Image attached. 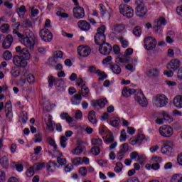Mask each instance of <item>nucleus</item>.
<instances>
[{
	"label": "nucleus",
	"mask_w": 182,
	"mask_h": 182,
	"mask_svg": "<svg viewBox=\"0 0 182 182\" xmlns=\"http://www.w3.org/2000/svg\"><path fill=\"white\" fill-rule=\"evenodd\" d=\"M77 25L81 31H89L90 29V23L85 20L79 21Z\"/></svg>",
	"instance_id": "21"
},
{
	"label": "nucleus",
	"mask_w": 182,
	"mask_h": 182,
	"mask_svg": "<svg viewBox=\"0 0 182 182\" xmlns=\"http://www.w3.org/2000/svg\"><path fill=\"white\" fill-rule=\"evenodd\" d=\"M0 164L4 167V168H8V167H9V159L6 156L0 159Z\"/></svg>",
	"instance_id": "26"
},
{
	"label": "nucleus",
	"mask_w": 182,
	"mask_h": 182,
	"mask_svg": "<svg viewBox=\"0 0 182 182\" xmlns=\"http://www.w3.org/2000/svg\"><path fill=\"white\" fill-rule=\"evenodd\" d=\"M91 153L95 156H99L100 154V148L99 146H94L91 149Z\"/></svg>",
	"instance_id": "46"
},
{
	"label": "nucleus",
	"mask_w": 182,
	"mask_h": 182,
	"mask_svg": "<svg viewBox=\"0 0 182 182\" xmlns=\"http://www.w3.org/2000/svg\"><path fill=\"white\" fill-rule=\"evenodd\" d=\"M116 62L117 63H119V62H120V63H129L130 61L127 58H116Z\"/></svg>",
	"instance_id": "57"
},
{
	"label": "nucleus",
	"mask_w": 182,
	"mask_h": 182,
	"mask_svg": "<svg viewBox=\"0 0 182 182\" xmlns=\"http://www.w3.org/2000/svg\"><path fill=\"white\" fill-rule=\"evenodd\" d=\"M26 80L30 84L35 83V76L32 74H28L26 77Z\"/></svg>",
	"instance_id": "51"
},
{
	"label": "nucleus",
	"mask_w": 182,
	"mask_h": 182,
	"mask_svg": "<svg viewBox=\"0 0 182 182\" xmlns=\"http://www.w3.org/2000/svg\"><path fill=\"white\" fill-rule=\"evenodd\" d=\"M118 40L121 43L122 48H127L129 46V41H127V40L124 39L123 37H119Z\"/></svg>",
	"instance_id": "39"
},
{
	"label": "nucleus",
	"mask_w": 182,
	"mask_h": 182,
	"mask_svg": "<svg viewBox=\"0 0 182 182\" xmlns=\"http://www.w3.org/2000/svg\"><path fill=\"white\" fill-rule=\"evenodd\" d=\"M13 34L14 35L15 37L17 36V38H18L20 42L22 41V39L25 36L22 33H19V31H18L16 30H14L13 31Z\"/></svg>",
	"instance_id": "47"
},
{
	"label": "nucleus",
	"mask_w": 182,
	"mask_h": 182,
	"mask_svg": "<svg viewBox=\"0 0 182 182\" xmlns=\"http://www.w3.org/2000/svg\"><path fill=\"white\" fill-rule=\"evenodd\" d=\"M74 17L77 19H82L85 18V9L83 7L77 6L73 9Z\"/></svg>",
	"instance_id": "12"
},
{
	"label": "nucleus",
	"mask_w": 182,
	"mask_h": 182,
	"mask_svg": "<svg viewBox=\"0 0 182 182\" xmlns=\"http://www.w3.org/2000/svg\"><path fill=\"white\" fill-rule=\"evenodd\" d=\"M26 174L27 177H32V176L35 174V168H33V166H31L26 172Z\"/></svg>",
	"instance_id": "44"
},
{
	"label": "nucleus",
	"mask_w": 182,
	"mask_h": 182,
	"mask_svg": "<svg viewBox=\"0 0 182 182\" xmlns=\"http://www.w3.org/2000/svg\"><path fill=\"white\" fill-rule=\"evenodd\" d=\"M0 31L2 32V33H6V32H8L9 31V24L8 23H4L0 26Z\"/></svg>",
	"instance_id": "42"
},
{
	"label": "nucleus",
	"mask_w": 182,
	"mask_h": 182,
	"mask_svg": "<svg viewBox=\"0 0 182 182\" xmlns=\"http://www.w3.org/2000/svg\"><path fill=\"white\" fill-rule=\"evenodd\" d=\"M21 122L22 123L25 124L28 121V113L26 112H23L21 114Z\"/></svg>",
	"instance_id": "59"
},
{
	"label": "nucleus",
	"mask_w": 182,
	"mask_h": 182,
	"mask_svg": "<svg viewBox=\"0 0 182 182\" xmlns=\"http://www.w3.org/2000/svg\"><path fill=\"white\" fill-rule=\"evenodd\" d=\"M113 50L115 55H119V53H120V47H119L117 45H114L113 47Z\"/></svg>",
	"instance_id": "64"
},
{
	"label": "nucleus",
	"mask_w": 182,
	"mask_h": 182,
	"mask_svg": "<svg viewBox=\"0 0 182 182\" xmlns=\"http://www.w3.org/2000/svg\"><path fill=\"white\" fill-rule=\"evenodd\" d=\"M124 25L123 24H117L114 26L113 33H120V32H123V31H124Z\"/></svg>",
	"instance_id": "28"
},
{
	"label": "nucleus",
	"mask_w": 182,
	"mask_h": 182,
	"mask_svg": "<svg viewBox=\"0 0 182 182\" xmlns=\"http://www.w3.org/2000/svg\"><path fill=\"white\" fill-rule=\"evenodd\" d=\"M134 99L136 101V103L139 104L142 107H147V105H149L146 96H144L143 91L141 90H137V92L134 96Z\"/></svg>",
	"instance_id": "5"
},
{
	"label": "nucleus",
	"mask_w": 182,
	"mask_h": 182,
	"mask_svg": "<svg viewBox=\"0 0 182 182\" xmlns=\"http://www.w3.org/2000/svg\"><path fill=\"white\" fill-rule=\"evenodd\" d=\"M92 50L87 46H80L77 48V53L82 58H87L90 55Z\"/></svg>",
	"instance_id": "11"
},
{
	"label": "nucleus",
	"mask_w": 182,
	"mask_h": 182,
	"mask_svg": "<svg viewBox=\"0 0 182 182\" xmlns=\"http://www.w3.org/2000/svg\"><path fill=\"white\" fill-rule=\"evenodd\" d=\"M20 42L25 45V46H26L27 48H30V49H33V48H35V44L32 43V38L28 36L25 37L24 36L21 41H20Z\"/></svg>",
	"instance_id": "16"
},
{
	"label": "nucleus",
	"mask_w": 182,
	"mask_h": 182,
	"mask_svg": "<svg viewBox=\"0 0 182 182\" xmlns=\"http://www.w3.org/2000/svg\"><path fill=\"white\" fill-rule=\"evenodd\" d=\"M12 42H14V37H12V35H7L3 42L2 48H4V49H9V48H11L12 45Z\"/></svg>",
	"instance_id": "15"
},
{
	"label": "nucleus",
	"mask_w": 182,
	"mask_h": 182,
	"mask_svg": "<svg viewBox=\"0 0 182 182\" xmlns=\"http://www.w3.org/2000/svg\"><path fill=\"white\" fill-rule=\"evenodd\" d=\"M5 180H6V175L4 171H0V182H5Z\"/></svg>",
	"instance_id": "62"
},
{
	"label": "nucleus",
	"mask_w": 182,
	"mask_h": 182,
	"mask_svg": "<svg viewBox=\"0 0 182 182\" xmlns=\"http://www.w3.org/2000/svg\"><path fill=\"white\" fill-rule=\"evenodd\" d=\"M144 44L147 50H152V49H154L157 45V40H156V38H153L151 36H149L145 38Z\"/></svg>",
	"instance_id": "8"
},
{
	"label": "nucleus",
	"mask_w": 182,
	"mask_h": 182,
	"mask_svg": "<svg viewBox=\"0 0 182 182\" xmlns=\"http://www.w3.org/2000/svg\"><path fill=\"white\" fill-rule=\"evenodd\" d=\"M57 162L60 166H65L66 164V159L58 156L57 157Z\"/></svg>",
	"instance_id": "56"
},
{
	"label": "nucleus",
	"mask_w": 182,
	"mask_h": 182,
	"mask_svg": "<svg viewBox=\"0 0 182 182\" xmlns=\"http://www.w3.org/2000/svg\"><path fill=\"white\" fill-rule=\"evenodd\" d=\"M105 32H106V26L105 25H102L97 28V33L94 37L96 45L100 46V45H103V43H106V36L105 35Z\"/></svg>",
	"instance_id": "2"
},
{
	"label": "nucleus",
	"mask_w": 182,
	"mask_h": 182,
	"mask_svg": "<svg viewBox=\"0 0 182 182\" xmlns=\"http://www.w3.org/2000/svg\"><path fill=\"white\" fill-rule=\"evenodd\" d=\"M53 83H56V80L55 79L54 76H49L48 77V86L49 87H52L53 86Z\"/></svg>",
	"instance_id": "49"
},
{
	"label": "nucleus",
	"mask_w": 182,
	"mask_h": 182,
	"mask_svg": "<svg viewBox=\"0 0 182 182\" xmlns=\"http://www.w3.org/2000/svg\"><path fill=\"white\" fill-rule=\"evenodd\" d=\"M109 68L112 70L113 73H115V75H120L122 68H120V66L117 64H110Z\"/></svg>",
	"instance_id": "25"
},
{
	"label": "nucleus",
	"mask_w": 182,
	"mask_h": 182,
	"mask_svg": "<svg viewBox=\"0 0 182 182\" xmlns=\"http://www.w3.org/2000/svg\"><path fill=\"white\" fill-rule=\"evenodd\" d=\"M5 113H6V117L9 120H11L12 119V107H6L5 109Z\"/></svg>",
	"instance_id": "33"
},
{
	"label": "nucleus",
	"mask_w": 182,
	"mask_h": 182,
	"mask_svg": "<svg viewBox=\"0 0 182 182\" xmlns=\"http://www.w3.org/2000/svg\"><path fill=\"white\" fill-rule=\"evenodd\" d=\"M95 73L100 76L98 80H105V79L107 77V74L105 73V72L100 71V70L95 71Z\"/></svg>",
	"instance_id": "32"
},
{
	"label": "nucleus",
	"mask_w": 182,
	"mask_h": 182,
	"mask_svg": "<svg viewBox=\"0 0 182 182\" xmlns=\"http://www.w3.org/2000/svg\"><path fill=\"white\" fill-rule=\"evenodd\" d=\"M166 25V18L164 17H161L154 21V29L155 31V33H157L159 31L161 28V26Z\"/></svg>",
	"instance_id": "13"
},
{
	"label": "nucleus",
	"mask_w": 182,
	"mask_h": 182,
	"mask_svg": "<svg viewBox=\"0 0 182 182\" xmlns=\"http://www.w3.org/2000/svg\"><path fill=\"white\" fill-rule=\"evenodd\" d=\"M21 26L22 28H31V26H32V21L26 20L23 21V23Z\"/></svg>",
	"instance_id": "55"
},
{
	"label": "nucleus",
	"mask_w": 182,
	"mask_h": 182,
	"mask_svg": "<svg viewBox=\"0 0 182 182\" xmlns=\"http://www.w3.org/2000/svg\"><path fill=\"white\" fill-rule=\"evenodd\" d=\"M68 138L65 136H61L60 138V144L63 149H66V141Z\"/></svg>",
	"instance_id": "36"
},
{
	"label": "nucleus",
	"mask_w": 182,
	"mask_h": 182,
	"mask_svg": "<svg viewBox=\"0 0 182 182\" xmlns=\"http://www.w3.org/2000/svg\"><path fill=\"white\" fill-rule=\"evenodd\" d=\"M16 53L19 55H16L13 58V63L17 68H26L28 66V62L31 59V53L28 48H23L21 46L16 47Z\"/></svg>",
	"instance_id": "1"
},
{
	"label": "nucleus",
	"mask_w": 182,
	"mask_h": 182,
	"mask_svg": "<svg viewBox=\"0 0 182 182\" xmlns=\"http://www.w3.org/2000/svg\"><path fill=\"white\" fill-rule=\"evenodd\" d=\"M91 143L93 146H95V147H100L102 144H103V141L100 139H92L91 141Z\"/></svg>",
	"instance_id": "30"
},
{
	"label": "nucleus",
	"mask_w": 182,
	"mask_h": 182,
	"mask_svg": "<svg viewBox=\"0 0 182 182\" xmlns=\"http://www.w3.org/2000/svg\"><path fill=\"white\" fill-rule=\"evenodd\" d=\"M146 75L148 77H159L160 76V70L159 68H151L146 71Z\"/></svg>",
	"instance_id": "18"
},
{
	"label": "nucleus",
	"mask_w": 182,
	"mask_h": 182,
	"mask_svg": "<svg viewBox=\"0 0 182 182\" xmlns=\"http://www.w3.org/2000/svg\"><path fill=\"white\" fill-rule=\"evenodd\" d=\"M48 143L50 146H53V147H54L55 150H56V149H58V146H56V142L55 141V140H53V139L48 138Z\"/></svg>",
	"instance_id": "58"
},
{
	"label": "nucleus",
	"mask_w": 182,
	"mask_h": 182,
	"mask_svg": "<svg viewBox=\"0 0 182 182\" xmlns=\"http://www.w3.org/2000/svg\"><path fill=\"white\" fill-rule=\"evenodd\" d=\"M112 49L113 48L109 43H104L103 44H101L98 48V50L101 55H105V56H107V55H110V53L112 52Z\"/></svg>",
	"instance_id": "7"
},
{
	"label": "nucleus",
	"mask_w": 182,
	"mask_h": 182,
	"mask_svg": "<svg viewBox=\"0 0 182 182\" xmlns=\"http://www.w3.org/2000/svg\"><path fill=\"white\" fill-rule=\"evenodd\" d=\"M55 85L56 86V87H58V88L63 87V79L60 78V79L55 80Z\"/></svg>",
	"instance_id": "50"
},
{
	"label": "nucleus",
	"mask_w": 182,
	"mask_h": 182,
	"mask_svg": "<svg viewBox=\"0 0 182 182\" xmlns=\"http://www.w3.org/2000/svg\"><path fill=\"white\" fill-rule=\"evenodd\" d=\"M135 5V14L136 16H139V18H144V16L147 15V8L143 0H136Z\"/></svg>",
	"instance_id": "3"
},
{
	"label": "nucleus",
	"mask_w": 182,
	"mask_h": 182,
	"mask_svg": "<svg viewBox=\"0 0 182 182\" xmlns=\"http://www.w3.org/2000/svg\"><path fill=\"white\" fill-rule=\"evenodd\" d=\"M120 123V119L115 118L114 120L111 121V126L113 127H117Z\"/></svg>",
	"instance_id": "54"
},
{
	"label": "nucleus",
	"mask_w": 182,
	"mask_h": 182,
	"mask_svg": "<svg viewBox=\"0 0 182 182\" xmlns=\"http://www.w3.org/2000/svg\"><path fill=\"white\" fill-rule=\"evenodd\" d=\"M88 120L92 124H96L97 123V119H96V112L93 110L88 113Z\"/></svg>",
	"instance_id": "24"
},
{
	"label": "nucleus",
	"mask_w": 182,
	"mask_h": 182,
	"mask_svg": "<svg viewBox=\"0 0 182 182\" xmlns=\"http://www.w3.org/2000/svg\"><path fill=\"white\" fill-rule=\"evenodd\" d=\"M105 141H107V143H113V141H114V136H113V134L108 135V137L105 139Z\"/></svg>",
	"instance_id": "61"
},
{
	"label": "nucleus",
	"mask_w": 182,
	"mask_h": 182,
	"mask_svg": "<svg viewBox=\"0 0 182 182\" xmlns=\"http://www.w3.org/2000/svg\"><path fill=\"white\" fill-rule=\"evenodd\" d=\"M40 37L44 42H50L53 39V34L48 28H43L39 33Z\"/></svg>",
	"instance_id": "6"
},
{
	"label": "nucleus",
	"mask_w": 182,
	"mask_h": 182,
	"mask_svg": "<svg viewBox=\"0 0 182 182\" xmlns=\"http://www.w3.org/2000/svg\"><path fill=\"white\" fill-rule=\"evenodd\" d=\"M73 154H75V156H80L82 153H83V149H82V146H77L75 149H74L72 151Z\"/></svg>",
	"instance_id": "31"
},
{
	"label": "nucleus",
	"mask_w": 182,
	"mask_h": 182,
	"mask_svg": "<svg viewBox=\"0 0 182 182\" xmlns=\"http://www.w3.org/2000/svg\"><path fill=\"white\" fill-rule=\"evenodd\" d=\"M72 104L74 106H77V105H80V102H82V91H79L78 94L75 95L71 98Z\"/></svg>",
	"instance_id": "20"
},
{
	"label": "nucleus",
	"mask_w": 182,
	"mask_h": 182,
	"mask_svg": "<svg viewBox=\"0 0 182 182\" xmlns=\"http://www.w3.org/2000/svg\"><path fill=\"white\" fill-rule=\"evenodd\" d=\"M11 73L12 76H14V77H18V76L21 75V73H19V70H18V69H16V68L15 67H13L11 68Z\"/></svg>",
	"instance_id": "45"
},
{
	"label": "nucleus",
	"mask_w": 182,
	"mask_h": 182,
	"mask_svg": "<svg viewBox=\"0 0 182 182\" xmlns=\"http://www.w3.org/2000/svg\"><path fill=\"white\" fill-rule=\"evenodd\" d=\"M33 167L37 171L42 170L45 167V163L35 164Z\"/></svg>",
	"instance_id": "52"
},
{
	"label": "nucleus",
	"mask_w": 182,
	"mask_h": 182,
	"mask_svg": "<svg viewBox=\"0 0 182 182\" xmlns=\"http://www.w3.org/2000/svg\"><path fill=\"white\" fill-rule=\"evenodd\" d=\"M137 93V90L130 89L129 87H125L122 90V96L124 97H129L132 95H136Z\"/></svg>",
	"instance_id": "17"
},
{
	"label": "nucleus",
	"mask_w": 182,
	"mask_h": 182,
	"mask_svg": "<svg viewBox=\"0 0 182 182\" xmlns=\"http://www.w3.org/2000/svg\"><path fill=\"white\" fill-rule=\"evenodd\" d=\"M73 170V165L72 164H68L67 166L65 167V171L66 173H69Z\"/></svg>",
	"instance_id": "60"
},
{
	"label": "nucleus",
	"mask_w": 182,
	"mask_h": 182,
	"mask_svg": "<svg viewBox=\"0 0 182 182\" xmlns=\"http://www.w3.org/2000/svg\"><path fill=\"white\" fill-rule=\"evenodd\" d=\"M159 133L163 137H171L173 131L170 126L161 127L159 128Z\"/></svg>",
	"instance_id": "10"
},
{
	"label": "nucleus",
	"mask_w": 182,
	"mask_h": 182,
	"mask_svg": "<svg viewBox=\"0 0 182 182\" xmlns=\"http://www.w3.org/2000/svg\"><path fill=\"white\" fill-rule=\"evenodd\" d=\"M3 58L4 60H11L12 59V53H11L9 50L4 51Z\"/></svg>",
	"instance_id": "34"
},
{
	"label": "nucleus",
	"mask_w": 182,
	"mask_h": 182,
	"mask_svg": "<svg viewBox=\"0 0 182 182\" xmlns=\"http://www.w3.org/2000/svg\"><path fill=\"white\" fill-rule=\"evenodd\" d=\"M129 149L130 146H129V144L125 143L121 145L119 151H121V153H123L124 154H126V153L129 151Z\"/></svg>",
	"instance_id": "29"
},
{
	"label": "nucleus",
	"mask_w": 182,
	"mask_h": 182,
	"mask_svg": "<svg viewBox=\"0 0 182 182\" xmlns=\"http://www.w3.org/2000/svg\"><path fill=\"white\" fill-rule=\"evenodd\" d=\"M129 9L130 6L127 4H121L119 6V12L124 16Z\"/></svg>",
	"instance_id": "27"
},
{
	"label": "nucleus",
	"mask_w": 182,
	"mask_h": 182,
	"mask_svg": "<svg viewBox=\"0 0 182 182\" xmlns=\"http://www.w3.org/2000/svg\"><path fill=\"white\" fill-rule=\"evenodd\" d=\"M73 163L75 166H77L82 163V158L78 157L73 160Z\"/></svg>",
	"instance_id": "63"
},
{
	"label": "nucleus",
	"mask_w": 182,
	"mask_h": 182,
	"mask_svg": "<svg viewBox=\"0 0 182 182\" xmlns=\"http://www.w3.org/2000/svg\"><path fill=\"white\" fill-rule=\"evenodd\" d=\"M46 117H47L48 120H46V118H45L46 124L49 132H53L55 130V128L53 127V121L52 120V116L48 115Z\"/></svg>",
	"instance_id": "22"
},
{
	"label": "nucleus",
	"mask_w": 182,
	"mask_h": 182,
	"mask_svg": "<svg viewBox=\"0 0 182 182\" xmlns=\"http://www.w3.org/2000/svg\"><path fill=\"white\" fill-rule=\"evenodd\" d=\"M134 15V10L132 9L131 6H129V9L127 11V12L125 14L126 18H133V16Z\"/></svg>",
	"instance_id": "43"
},
{
	"label": "nucleus",
	"mask_w": 182,
	"mask_h": 182,
	"mask_svg": "<svg viewBox=\"0 0 182 182\" xmlns=\"http://www.w3.org/2000/svg\"><path fill=\"white\" fill-rule=\"evenodd\" d=\"M82 117H83V114L82 113V111H80L79 109L77 110L75 112V119L77 120H82Z\"/></svg>",
	"instance_id": "53"
},
{
	"label": "nucleus",
	"mask_w": 182,
	"mask_h": 182,
	"mask_svg": "<svg viewBox=\"0 0 182 182\" xmlns=\"http://www.w3.org/2000/svg\"><path fill=\"white\" fill-rule=\"evenodd\" d=\"M114 170L116 173H120L122 170H123V164L121 162H117Z\"/></svg>",
	"instance_id": "40"
},
{
	"label": "nucleus",
	"mask_w": 182,
	"mask_h": 182,
	"mask_svg": "<svg viewBox=\"0 0 182 182\" xmlns=\"http://www.w3.org/2000/svg\"><path fill=\"white\" fill-rule=\"evenodd\" d=\"M130 157L132 160H134L135 161H139L140 160V156H139V153L136 151H133L130 154Z\"/></svg>",
	"instance_id": "38"
},
{
	"label": "nucleus",
	"mask_w": 182,
	"mask_h": 182,
	"mask_svg": "<svg viewBox=\"0 0 182 182\" xmlns=\"http://www.w3.org/2000/svg\"><path fill=\"white\" fill-rule=\"evenodd\" d=\"M107 103V100L106 99H100L98 101H92V106L96 109L99 106L101 109H103Z\"/></svg>",
	"instance_id": "19"
},
{
	"label": "nucleus",
	"mask_w": 182,
	"mask_h": 182,
	"mask_svg": "<svg viewBox=\"0 0 182 182\" xmlns=\"http://www.w3.org/2000/svg\"><path fill=\"white\" fill-rule=\"evenodd\" d=\"M174 148V144L171 141H166L164 142L161 151L163 154H167V153H171Z\"/></svg>",
	"instance_id": "9"
},
{
	"label": "nucleus",
	"mask_w": 182,
	"mask_h": 182,
	"mask_svg": "<svg viewBox=\"0 0 182 182\" xmlns=\"http://www.w3.org/2000/svg\"><path fill=\"white\" fill-rule=\"evenodd\" d=\"M173 105L178 109H182V95H178L174 97Z\"/></svg>",
	"instance_id": "23"
},
{
	"label": "nucleus",
	"mask_w": 182,
	"mask_h": 182,
	"mask_svg": "<svg viewBox=\"0 0 182 182\" xmlns=\"http://www.w3.org/2000/svg\"><path fill=\"white\" fill-rule=\"evenodd\" d=\"M132 32L135 36H140L141 35V28H140V26H136Z\"/></svg>",
	"instance_id": "41"
},
{
	"label": "nucleus",
	"mask_w": 182,
	"mask_h": 182,
	"mask_svg": "<svg viewBox=\"0 0 182 182\" xmlns=\"http://www.w3.org/2000/svg\"><path fill=\"white\" fill-rule=\"evenodd\" d=\"M167 103L168 99L163 94L156 95L154 100V105L156 107H164L167 106Z\"/></svg>",
	"instance_id": "4"
},
{
	"label": "nucleus",
	"mask_w": 182,
	"mask_h": 182,
	"mask_svg": "<svg viewBox=\"0 0 182 182\" xmlns=\"http://www.w3.org/2000/svg\"><path fill=\"white\" fill-rule=\"evenodd\" d=\"M54 59H62L63 58V52L57 50L53 53Z\"/></svg>",
	"instance_id": "37"
},
{
	"label": "nucleus",
	"mask_w": 182,
	"mask_h": 182,
	"mask_svg": "<svg viewBox=\"0 0 182 182\" xmlns=\"http://www.w3.org/2000/svg\"><path fill=\"white\" fill-rule=\"evenodd\" d=\"M79 173L82 177H86L87 176V169L86 167H81L80 168Z\"/></svg>",
	"instance_id": "48"
},
{
	"label": "nucleus",
	"mask_w": 182,
	"mask_h": 182,
	"mask_svg": "<svg viewBox=\"0 0 182 182\" xmlns=\"http://www.w3.org/2000/svg\"><path fill=\"white\" fill-rule=\"evenodd\" d=\"M178 68H180V60L177 59L171 60L167 65V69L169 70H177Z\"/></svg>",
	"instance_id": "14"
},
{
	"label": "nucleus",
	"mask_w": 182,
	"mask_h": 182,
	"mask_svg": "<svg viewBox=\"0 0 182 182\" xmlns=\"http://www.w3.org/2000/svg\"><path fill=\"white\" fill-rule=\"evenodd\" d=\"M56 166H58V163L50 161L49 163L47 164L46 166L48 171H53V170H52L51 168L52 167L56 168Z\"/></svg>",
	"instance_id": "35"
}]
</instances>
